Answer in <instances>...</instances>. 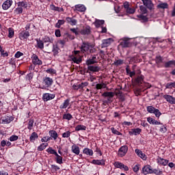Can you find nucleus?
Returning <instances> with one entry per match:
<instances>
[{"instance_id": "1", "label": "nucleus", "mask_w": 175, "mask_h": 175, "mask_svg": "<svg viewBox=\"0 0 175 175\" xmlns=\"http://www.w3.org/2000/svg\"><path fill=\"white\" fill-rule=\"evenodd\" d=\"M90 47H92V45L88 42H83L82 44L79 46L80 51H74V55H77V54H85L90 51Z\"/></svg>"}, {"instance_id": "2", "label": "nucleus", "mask_w": 175, "mask_h": 175, "mask_svg": "<svg viewBox=\"0 0 175 175\" xmlns=\"http://www.w3.org/2000/svg\"><path fill=\"white\" fill-rule=\"evenodd\" d=\"M53 83H54V81L51 78L49 77H45L43 78L42 80L43 85L40 88L42 90H49V88H50V87L53 85Z\"/></svg>"}, {"instance_id": "3", "label": "nucleus", "mask_w": 175, "mask_h": 175, "mask_svg": "<svg viewBox=\"0 0 175 175\" xmlns=\"http://www.w3.org/2000/svg\"><path fill=\"white\" fill-rule=\"evenodd\" d=\"M146 110L150 114H154V116L157 118H159V117H161V116H162V113L161 112V111H159V109L154 107L152 105L148 106L146 107Z\"/></svg>"}, {"instance_id": "4", "label": "nucleus", "mask_w": 175, "mask_h": 175, "mask_svg": "<svg viewBox=\"0 0 175 175\" xmlns=\"http://www.w3.org/2000/svg\"><path fill=\"white\" fill-rule=\"evenodd\" d=\"M14 118L12 116L5 115L0 118V124H10Z\"/></svg>"}, {"instance_id": "5", "label": "nucleus", "mask_w": 175, "mask_h": 175, "mask_svg": "<svg viewBox=\"0 0 175 175\" xmlns=\"http://www.w3.org/2000/svg\"><path fill=\"white\" fill-rule=\"evenodd\" d=\"M113 165L117 169H120L121 170H124V172H128L129 170V167L127 165H124V163L120 162V161H115L113 163Z\"/></svg>"}, {"instance_id": "6", "label": "nucleus", "mask_w": 175, "mask_h": 175, "mask_svg": "<svg viewBox=\"0 0 175 175\" xmlns=\"http://www.w3.org/2000/svg\"><path fill=\"white\" fill-rule=\"evenodd\" d=\"M49 135L50 137H47L46 142H50V140H55L56 139H58V133H57V131L54 130L49 131Z\"/></svg>"}, {"instance_id": "7", "label": "nucleus", "mask_w": 175, "mask_h": 175, "mask_svg": "<svg viewBox=\"0 0 175 175\" xmlns=\"http://www.w3.org/2000/svg\"><path fill=\"white\" fill-rule=\"evenodd\" d=\"M31 61L32 64H34L35 66L38 65H43V62L39 59V57L37 56L36 54H33L31 55Z\"/></svg>"}, {"instance_id": "8", "label": "nucleus", "mask_w": 175, "mask_h": 175, "mask_svg": "<svg viewBox=\"0 0 175 175\" xmlns=\"http://www.w3.org/2000/svg\"><path fill=\"white\" fill-rule=\"evenodd\" d=\"M123 8L125 9L126 13H128L129 14H133V13H135V9L131 8L129 2L128 1H125L123 3Z\"/></svg>"}, {"instance_id": "9", "label": "nucleus", "mask_w": 175, "mask_h": 175, "mask_svg": "<svg viewBox=\"0 0 175 175\" xmlns=\"http://www.w3.org/2000/svg\"><path fill=\"white\" fill-rule=\"evenodd\" d=\"M71 60L73 61L74 64H80L83 62V56L80 54L75 55L71 57Z\"/></svg>"}, {"instance_id": "10", "label": "nucleus", "mask_w": 175, "mask_h": 175, "mask_svg": "<svg viewBox=\"0 0 175 175\" xmlns=\"http://www.w3.org/2000/svg\"><path fill=\"white\" fill-rule=\"evenodd\" d=\"M130 44H131V42L129 41V38H124L120 40V46H121V47H123L124 49H125L126 47H129Z\"/></svg>"}, {"instance_id": "11", "label": "nucleus", "mask_w": 175, "mask_h": 175, "mask_svg": "<svg viewBox=\"0 0 175 175\" xmlns=\"http://www.w3.org/2000/svg\"><path fill=\"white\" fill-rule=\"evenodd\" d=\"M55 98V94H50V93H44L42 95V100L44 102H48V100H51Z\"/></svg>"}, {"instance_id": "12", "label": "nucleus", "mask_w": 175, "mask_h": 175, "mask_svg": "<svg viewBox=\"0 0 175 175\" xmlns=\"http://www.w3.org/2000/svg\"><path fill=\"white\" fill-rule=\"evenodd\" d=\"M86 10L87 8L83 4H77L75 5L74 12H80L81 13H83Z\"/></svg>"}, {"instance_id": "13", "label": "nucleus", "mask_w": 175, "mask_h": 175, "mask_svg": "<svg viewBox=\"0 0 175 175\" xmlns=\"http://www.w3.org/2000/svg\"><path fill=\"white\" fill-rule=\"evenodd\" d=\"M12 5H13V0H6L2 4L3 10H8V9H10Z\"/></svg>"}, {"instance_id": "14", "label": "nucleus", "mask_w": 175, "mask_h": 175, "mask_svg": "<svg viewBox=\"0 0 175 175\" xmlns=\"http://www.w3.org/2000/svg\"><path fill=\"white\" fill-rule=\"evenodd\" d=\"M152 169V167H151L150 165H144L143 167H142V174H144V175H147V174H151V170Z\"/></svg>"}, {"instance_id": "15", "label": "nucleus", "mask_w": 175, "mask_h": 175, "mask_svg": "<svg viewBox=\"0 0 175 175\" xmlns=\"http://www.w3.org/2000/svg\"><path fill=\"white\" fill-rule=\"evenodd\" d=\"M79 33L81 35H91V27L90 25H87L86 27H83V29L80 30Z\"/></svg>"}, {"instance_id": "16", "label": "nucleus", "mask_w": 175, "mask_h": 175, "mask_svg": "<svg viewBox=\"0 0 175 175\" xmlns=\"http://www.w3.org/2000/svg\"><path fill=\"white\" fill-rule=\"evenodd\" d=\"M35 40L37 43L35 47L36 49H40V50H43V49H44V42L43 40H41L40 38H36Z\"/></svg>"}, {"instance_id": "17", "label": "nucleus", "mask_w": 175, "mask_h": 175, "mask_svg": "<svg viewBox=\"0 0 175 175\" xmlns=\"http://www.w3.org/2000/svg\"><path fill=\"white\" fill-rule=\"evenodd\" d=\"M29 31L27 30H23L21 33H19V39L21 40H25V39H28L29 38Z\"/></svg>"}, {"instance_id": "18", "label": "nucleus", "mask_w": 175, "mask_h": 175, "mask_svg": "<svg viewBox=\"0 0 175 175\" xmlns=\"http://www.w3.org/2000/svg\"><path fill=\"white\" fill-rule=\"evenodd\" d=\"M144 6L149 9V10H152L154 9V3H152V0H142Z\"/></svg>"}, {"instance_id": "19", "label": "nucleus", "mask_w": 175, "mask_h": 175, "mask_svg": "<svg viewBox=\"0 0 175 175\" xmlns=\"http://www.w3.org/2000/svg\"><path fill=\"white\" fill-rule=\"evenodd\" d=\"M118 155L120 157H125L126 155V152H128V146H123L121 148H120L118 150Z\"/></svg>"}, {"instance_id": "20", "label": "nucleus", "mask_w": 175, "mask_h": 175, "mask_svg": "<svg viewBox=\"0 0 175 175\" xmlns=\"http://www.w3.org/2000/svg\"><path fill=\"white\" fill-rule=\"evenodd\" d=\"M66 21L67 24H69L72 27H75V25H77V20L73 17H69V16L66 17Z\"/></svg>"}, {"instance_id": "21", "label": "nucleus", "mask_w": 175, "mask_h": 175, "mask_svg": "<svg viewBox=\"0 0 175 175\" xmlns=\"http://www.w3.org/2000/svg\"><path fill=\"white\" fill-rule=\"evenodd\" d=\"M157 163H158V165H161V166H166L167 163H169V160L158 157L157 159Z\"/></svg>"}, {"instance_id": "22", "label": "nucleus", "mask_w": 175, "mask_h": 175, "mask_svg": "<svg viewBox=\"0 0 175 175\" xmlns=\"http://www.w3.org/2000/svg\"><path fill=\"white\" fill-rule=\"evenodd\" d=\"M142 133V129L136 128V129H131L130 131H129V135L130 136H137V135H140Z\"/></svg>"}, {"instance_id": "23", "label": "nucleus", "mask_w": 175, "mask_h": 175, "mask_svg": "<svg viewBox=\"0 0 175 175\" xmlns=\"http://www.w3.org/2000/svg\"><path fill=\"white\" fill-rule=\"evenodd\" d=\"M93 165H98V166H105L106 165V160L105 159H93L91 162Z\"/></svg>"}, {"instance_id": "24", "label": "nucleus", "mask_w": 175, "mask_h": 175, "mask_svg": "<svg viewBox=\"0 0 175 175\" xmlns=\"http://www.w3.org/2000/svg\"><path fill=\"white\" fill-rule=\"evenodd\" d=\"M135 152L139 157V158H141V159H143V161H147V155L143 153V151L140 149H135Z\"/></svg>"}, {"instance_id": "25", "label": "nucleus", "mask_w": 175, "mask_h": 175, "mask_svg": "<svg viewBox=\"0 0 175 175\" xmlns=\"http://www.w3.org/2000/svg\"><path fill=\"white\" fill-rule=\"evenodd\" d=\"M163 98L167 100V102H168V103H170V105H175V98L172 96L165 94L163 96Z\"/></svg>"}, {"instance_id": "26", "label": "nucleus", "mask_w": 175, "mask_h": 175, "mask_svg": "<svg viewBox=\"0 0 175 175\" xmlns=\"http://www.w3.org/2000/svg\"><path fill=\"white\" fill-rule=\"evenodd\" d=\"M147 121L150 124V125H162V123L161 122L151 118L148 117L147 118Z\"/></svg>"}, {"instance_id": "27", "label": "nucleus", "mask_w": 175, "mask_h": 175, "mask_svg": "<svg viewBox=\"0 0 175 175\" xmlns=\"http://www.w3.org/2000/svg\"><path fill=\"white\" fill-rule=\"evenodd\" d=\"M70 105V98H67L64 100V103L59 105V109H66L68 106Z\"/></svg>"}, {"instance_id": "28", "label": "nucleus", "mask_w": 175, "mask_h": 175, "mask_svg": "<svg viewBox=\"0 0 175 175\" xmlns=\"http://www.w3.org/2000/svg\"><path fill=\"white\" fill-rule=\"evenodd\" d=\"M83 154H85V155H88L89 157H92V155H94V150L88 148H85L83 150Z\"/></svg>"}, {"instance_id": "29", "label": "nucleus", "mask_w": 175, "mask_h": 175, "mask_svg": "<svg viewBox=\"0 0 175 175\" xmlns=\"http://www.w3.org/2000/svg\"><path fill=\"white\" fill-rule=\"evenodd\" d=\"M126 72L127 76H129L131 78L133 77L134 76H136V72L131 71V68H129V66H126Z\"/></svg>"}, {"instance_id": "30", "label": "nucleus", "mask_w": 175, "mask_h": 175, "mask_svg": "<svg viewBox=\"0 0 175 175\" xmlns=\"http://www.w3.org/2000/svg\"><path fill=\"white\" fill-rule=\"evenodd\" d=\"M71 150L73 154H75L76 155H80V148L76 145H73L71 147Z\"/></svg>"}, {"instance_id": "31", "label": "nucleus", "mask_w": 175, "mask_h": 175, "mask_svg": "<svg viewBox=\"0 0 175 175\" xmlns=\"http://www.w3.org/2000/svg\"><path fill=\"white\" fill-rule=\"evenodd\" d=\"M110 44H111V38L104 40L101 44V47H102V49H103L105 47H109V46Z\"/></svg>"}, {"instance_id": "32", "label": "nucleus", "mask_w": 175, "mask_h": 175, "mask_svg": "<svg viewBox=\"0 0 175 175\" xmlns=\"http://www.w3.org/2000/svg\"><path fill=\"white\" fill-rule=\"evenodd\" d=\"M42 42L44 43H54V38L53 37H49V36H45L42 38Z\"/></svg>"}, {"instance_id": "33", "label": "nucleus", "mask_w": 175, "mask_h": 175, "mask_svg": "<svg viewBox=\"0 0 175 175\" xmlns=\"http://www.w3.org/2000/svg\"><path fill=\"white\" fill-rule=\"evenodd\" d=\"M56 158H55V161L56 162V163H58L59 165H62V163H64V158L62 157V156L58 154H56Z\"/></svg>"}, {"instance_id": "34", "label": "nucleus", "mask_w": 175, "mask_h": 175, "mask_svg": "<svg viewBox=\"0 0 175 175\" xmlns=\"http://www.w3.org/2000/svg\"><path fill=\"white\" fill-rule=\"evenodd\" d=\"M88 70L90 72H99L100 70V67L98 66H88Z\"/></svg>"}, {"instance_id": "35", "label": "nucleus", "mask_w": 175, "mask_h": 175, "mask_svg": "<svg viewBox=\"0 0 175 175\" xmlns=\"http://www.w3.org/2000/svg\"><path fill=\"white\" fill-rule=\"evenodd\" d=\"M39 137V135L36 133V132H33L30 137H29V140L31 143H35V140Z\"/></svg>"}, {"instance_id": "36", "label": "nucleus", "mask_w": 175, "mask_h": 175, "mask_svg": "<svg viewBox=\"0 0 175 175\" xmlns=\"http://www.w3.org/2000/svg\"><path fill=\"white\" fill-rule=\"evenodd\" d=\"M135 81L137 84H138V85H140V84H143L144 81V76L143 75H140L138 76L135 79Z\"/></svg>"}, {"instance_id": "37", "label": "nucleus", "mask_w": 175, "mask_h": 175, "mask_svg": "<svg viewBox=\"0 0 175 175\" xmlns=\"http://www.w3.org/2000/svg\"><path fill=\"white\" fill-rule=\"evenodd\" d=\"M157 9H163L165 10V9H169V4L167 3H160L157 6Z\"/></svg>"}, {"instance_id": "38", "label": "nucleus", "mask_w": 175, "mask_h": 175, "mask_svg": "<svg viewBox=\"0 0 175 175\" xmlns=\"http://www.w3.org/2000/svg\"><path fill=\"white\" fill-rule=\"evenodd\" d=\"M52 51L55 57V55H57V54L59 53V48L58 47V44H53Z\"/></svg>"}, {"instance_id": "39", "label": "nucleus", "mask_w": 175, "mask_h": 175, "mask_svg": "<svg viewBox=\"0 0 175 175\" xmlns=\"http://www.w3.org/2000/svg\"><path fill=\"white\" fill-rule=\"evenodd\" d=\"M24 9H23V8L21 7H18L15 8L14 10V14L16 15V16H18L20 14H22L23 12Z\"/></svg>"}, {"instance_id": "40", "label": "nucleus", "mask_w": 175, "mask_h": 175, "mask_svg": "<svg viewBox=\"0 0 175 175\" xmlns=\"http://www.w3.org/2000/svg\"><path fill=\"white\" fill-rule=\"evenodd\" d=\"M105 24V21L103 20L96 19L94 22V25L96 28H99L101 25Z\"/></svg>"}, {"instance_id": "41", "label": "nucleus", "mask_w": 175, "mask_h": 175, "mask_svg": "<svg viewBox=\"0 0 175 175\" xmlns=\"http://www.w3.org/2000/svg\"><path fill=\"white\" fill-rule=\"evenodd\" d=\"M87 126L83 125V124H78L75 127V132H79V131H86Z\"/></svg>"}, {"instance_id": "42", "label": "nucleus", "mask_w": 175, "mask_h": 175, "mask_svg": "<svg viewBox=\"0 0 175 175\" xmlns=\"http://www.w3.org/2000/svg\"><path fill=\"white\" fill-rule=\"evenodd\" d=\"M102 96L105 98H113L114 96V93L113 92H105Z\"/></svg>"}, {"instance_id": "43", "label": "nucleus", "mask_w": 175, "mask_h": 175, "mask_svg": "<svg viewBox=\"0 0 175 175\" xmlns=\"http://www.w3.org/2000/svg\"><path fill=\"white\" fill-rule=\"evenodd\" d=\"M17 5L19 8H24L25 9H27L28 8V3L27 1H18L17 3Z\"/></svg>"}, {"instance_id": "44", "label": "nucleus", "mask_w": 175, "mask_h": 175, "mask_svg": "<svg viewBox=\"0 0 175 175\" xmlns=\"http://www.w3.org/2000/svg\"><path fill=\"white\" fill-rule=\"evenodd\" d=\"M155 62L157 65H159V64H163V57L161 55L156 56Z\"/></svg>"}, {"instance_id": "45", "label": "nucleus", "mask_w": 175, "mask_h": 175, "mask_svg": "<svg viewBox=\"0 0 175 175\" xmlns=\"http://www.w3.org/2000/svg\"><path fill=\"white\" fill-rule=\"evenodd\" d=\"M46 152L48 154H51L52 155L56 156L58 153L57 152V150L53 149L51 147H49V148L46 149Z\"/></svg>"}, {"instance_id": "46", "label": "nucleus", "mask_w": 175, "mask_h": 175, "mask_svg": "<svg viewBox=\"0 0 175 175\" xmlns=\"http://www.w3.org/2000/svg\"><path fill=\"white\" fill-rule=\"evenodd\" d=\"M33 122H35V120L33 119L30 118L29 120L28 126H27V129H29V131H31L32 128H33Z\"/></svg>"}, {"instance_id": "47", "label": "nucleus", "mask_w": 175, "mask_h": 175, "mask_svg": "<svg viewBox=\"0 0 175 175\" xmlns=\"http://www.w3.org/2000/svg\"><path fill=\"white\" fill-rule=\"evenodd\" d=\"M66 23L65 20H58L57 23L55 24V28H61V25H64Z\"/></svg>"}, {"instance_id": "48", "label": "nucleus", "mask_w": 175, "mask_h": 175, "mask_svg": "<svg viewBox=\"0 0 175 175\" xmlns=\"http://www.w3.org/2000/svg\"><path fill=\"white\" fill-rule=\"evenodd\" d=\"M73 118V116L70 113H64L63 115L62 120H68V121H70Z\"/></svg>"}, {"instance_id": "49", "label": "nucleus", "mask_w": 175, "mask_h": 175, "mask_svg": "<svg viewBox=\"0 0 175 175\" xmlns=\"http://www.w3.org/2000/svg\"><path fill=\"white\" fill-rule=\"evenodd\" d=\"M139 13H141V14H147V8L144 5H140Z\"/></svg>"}, {"instance_id": "50", "label": "nucleus", "mask_w": 175, "mask_h": 175, "mask_svg": "<svg viewBox=\"0 0 175 175\" xmlns=\"http://www.w3.org/2000/svg\"><path fill=\"white\" fill-rule=\"evenodd\" d=\"M163 172L161 170H159L157 169L151 170L150 174H156V175H161Z\"/></svg>"}, {"instance_id": "51", "label": "nucleus", "mask_w": 175, "mask_h": 175, "mask_svg": "<svg viewBox=\"0 0 175 175\" xmlns=\"http://www.w3.org/2000/svg\"><path fill=\"white\" fill-rule=\"evenodd\" d=\"M47 146H49V144H44V143H42L37 148V150L38 151H43V150H45V148L47 147Z\"/></svg>"}, {"instance_id": "52", "label": "nucleus", "mask_w": 175, "mask_h": 175, "mask_svg": "<svg viewBox=\"0 0 175 175\" xmlns=\"http://www.w3.org/2000/svg\"><path fill=\"white\" fill-rule=\"evenodd\" d=\"M14 36V29L10 27L8 29V38H10V39H12V38H13Z\"/></svg>"}, {"instance_id": "53", "label": "nucleus", "mask_w": 175, "mask_h": 175, "mask_svg": "<svg viewBox=\"0 0 175 175\" xmlns=\"http://www.w3.org/2000/svg\"><path fill=\"white\" fill-rule=\"evenodd\" d=\"M165 88L168 90H172V88H175V82L167 83L165 85Z\"/></svg>"}, {"instance_id": "54", "label": "nucleus", "mask_w": 175, "mask_h": 175, "mask_svg": "<svg viewBox=\"0 0 175 175\" xmlns=\"http://www.w3.org/2000/svg\"><path fill=\"white\" fill-rule=\"evenodd\" d=\"M111 131L113 135H117L118 136H122V133L118 131L117 129H114V127L111 128Z\"/></svg>"}, {"instance_id": "55", "label": "nucleus", "mask_w": 175, "mask_h": 175, "mask_svg": "<svg viewBox=\"0 0 175 175\" xmlns=\"http://www.w3.org/2000/svg\"><path fill=\"white\" fill-rule=\"evenodd\" d=\"M174 65V60H170L164 63L165 68H171Z\"/></svg>"}, {"instance_id": "56", "label": "nucleus", "mask_w": 175, "mask_h": 175, "mask_svg": "<svg viewBox=\"0 0 175 175\" xmlns=\"http://www.w3.org/2000/svg\"><path fill=\"white\" fill-rule=\"evenodd\" d=\"M144 14H141L137 16L138 18H140V20H143L144 23H147L148 21V18H147L146 16L143 15Z\"/></svg>"}, {"instance_id": "57", "label": "nucleus", "mask_w": 175, "mask_h": 175, "mask_svg": "<svg viewBox=\"0 0 175 175\" xmlns=\"http://www.w3.org/2000/svg\"><path fill=\"white\" fill-rule=\"evenodd\" d=\"M10 65H12V68H16V57H12L9 60Z\"/></svg>"}, {"instance_id": "58", "label": "nucleus", "mask_w": 175, "mask_h": 175, "mask_svg": "<svg viewBox=\"0 0 175 175\" xmlns=\"http://www.w3.org/2000/svg\"><path fill=\"white\" fill-rule=\"evenodd\" d=\"M49 8L51 10H53V12H59V7H57L54 4H51Z\"/></svg>"}, {"instance_id": "59", "label": "nucleus", "mask_w": 175, "mask_h": 175, "mask_svg": "<svg viewBox=\"0 0 175 175\" xmlns=\"http://www.w3.org/2000/svg\"><path fill=\"white\" fill-rule=\"evenodd\" d=\"M8 140H10V142H16V140H18V136L13 135L9 137Z\"/></svg>"}, {"instance_id": "60", "label": "nucleus", "mask_w": 175, "mask_h": 175, "mask_svg": "<svg viewBox=\"0 0 175 175\" xmlns=\"http://www.w3.org/2000/svg\"><path fill=\"white\" fill-rule=\"evenodd\" d=\"M122 64H124V60L118 59L114 62L113 65H116V66H120V65H122Z\"/></svg>"}, {"instance_id": "61", "label": "nucleus", "mask_w": 175, "mask_h": 175, "mask_svg": "<svg viewBox=\"0 0 175 175\" xmlns=\"http://www.w3.org/2000/svg\"><path fill=\"white\" fill-rule=\"evenodd\" d=\"M94 64H96V61H94L91 59L86 60V65H88V66H90V65H94Z\"/></svg>"}, {"instance_id": "62", "label": "nucleus", "mask_w": 175, "mask_h": 175, "mask_svg": "<svg viewBox=\"0 0 175 175\" xmlns=\"http://www.w3.org/2000/svg\"><path fill=\"white\" fill-rule=\"evenodd\" d=\"M77 29H79V28H70V31H71V32H72V33H75V35H76V36H79V31H77Z\"/></svg>"}, {"instance_id": "63", "label": "nucleus", "mask_w": 175, "mask_h": 175, "mask_svg": "<svg viewBox=\"0 0 175 175\" xmlns=\"http://www.w3.org/2000/svg\"><path fill=\"white\" fill-rule=\"evenodd\" d=\"M71 134L72 133H70V131H66L62 134V137L64 138L70 137Z\"/></svg>"}, {"instance_id": "64", "label": "nucleus", "mask_w": 175, "mask_h": 175, "mask_svg": "<svg viewBox=\"0 0 175 175\" xmlns=\"http://www.w3.org/2000/svg\"><path fill=\"white\" fill-rule=\"evenodd\" d=\"M23 55H24V53H23V52L17 51L15 53L14 57H15V59H16V58H20V57H23Z\"/></svg>"}]
</instances>
